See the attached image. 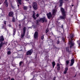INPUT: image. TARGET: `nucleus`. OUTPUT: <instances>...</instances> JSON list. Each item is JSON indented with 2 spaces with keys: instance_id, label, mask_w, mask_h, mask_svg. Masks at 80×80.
<instances>
[{
  "instance_id": "nucleus-32",
  "label": "nucleus",
  "mask_w": 80,
  "mask_h": 80,
  "mask_svg": "<svg viewBox=\"0 0 80 80\" xmlns=\"http://www.w3.org/2000/svg\"><path fill=\"white\" fill-rule=\"evenodd\" d=\"M49 31H48V29H47L46 30V31H45V32L46 33H48V32Z\"/></svg>"
},
{
  "instance_id": "nucleus-6",
  "label": "nucleus",
  "mask_w": 80,
  "mask_h": 80,
  "mask_svg": "<svg viewBox=\"0 0 80 80\" xmlns=\"http://www.w3.org/2000/svg\"><path fill=\"white\" fill-rule=\"evenodd\" d=\"M32 7L34 9V10H37V3L35 2H32Z\"/></svg>"
},
{
  "instance_id": "nucleus-9",
  "label": "nucleus",
  "mask_w": 80,
  "mask_h": 80,
  "mask_svg": "<svg viewBox=\"0 0 80 80\" xmlns=\"http://www.w3.org/2000/svg\"><path fill=\"white\" fill-rule=\"evenodd\" d=\"M38 37V32H35L34 34V38H37Z\"/></svg>"
},
{
  "instance_id": "nucleus-10",
  "label": "nucleus",
  "mask_w": 80,
  "mask_h": 80,
  "mask_svg": "<svg viewBox=\"0 0 80 80\" xmlns=\"http://www.w3.org/2000/svg\"><path fill=\"white\" fill-rule=\"evenodd\" d=\"M7 0H5L4 1V4L5 5L6 7H8V2Z\"/></svg>"
},
{
  "instance_id": "nucleus-42",
  "label": "nucleus",
  "mask_w": 80,
  "mask_h": 80,
  "mask_svg": "<svg viewBox=\"0 0 80 80\" xmlns=\"http://www.w3.org/2000/svg\"><path fill=\"white\" fill-rule=\"evenodd\" d=\"M72 7H73V5H72Z\"/></svg>"
},
{
  "instance_id": "nucleus-38",
  "label": "nucleus",
  "mask_w": 80,
  "mask_h": 80,
  "mask_svg": "<svg viewBox=\"0 0 80 80\" xmlns=\"http://www.w3.org/2000/svg\"><path fill=\"white\" fill-rule=\"evenodd\" d=\"M2 2H3V1H2V2H0V5H1V4H2Z\"/></svg>"
},
{
  "instance_id": "nucleus-36",
  "label": "nucleus",
  "mask_w": 80,
  "mask_h": 80,
  "mask_svg": "<svg viewBox=\"0 0 80 80\" xmlns=\"http://www.w3.org/2000/svg\"><path fill=\"white\" fill-rule=\"evenodd\" d=\"M11 80H15V79L13 78H12Z\"/></svg>"
},
{
  "instance_id": "nucleus-37",
  "label": "nucleus",
  "mask_w": 80,
  "mask_h": 80,
  "mask_svg": "<svg viewBox=\"0 0 80 80\" xmlns=\"http://www.w3.org/2000/svg\"><path fill=\"white\" fill-rule=\"evenodd\" d=\"M8 26H9V27H11V25L9 24Z\"/></svg>"
},
{
  "instance_id": "nucleus-11",
  "label": "nucleus",
  "mask_w": 80,
  "mask_h": 80,
  "mask_svg": "<svg viewBox=\"0 0 80 80\" xmlns=\"http://www.w3.org/2000/svg\"><path fill=\"white\" fill-rule=\"evenodd\" d=\"M74 63V60L73 59H72L71 60V64L70 65V67L72 66V65H73Z\"/></svg>"
},
{
  "instance_id": "nucleus-44",
  "label": "nucleus",
  "mask_w": 80,
  "mask_h": 80,
  "mask_svg": "<svg viewBox=\"0 0 80 80\" xmlns=\"http://www.w3.org/2000/svg\"><path fill=\"white\" fill-rule=\"evenodd\" d=\"M30 8H32V6L30 7Z\"/></svg>"
},
{
  "instance_id": "nucleus-25",
  "label": "nucleus",
  "mask_w": 80,
  "mask_h": 80,
  "mask_svg": "<svg viewBox=\"0 0 80 80\" xmlns=\"http://www.w3.org/2000/svg\"><path fill=\"white\" fill-rule=\"evenodd\" d=\"M32 17L33 18H34V20H35V19H36V18L35 17V13H34L33 14V15H32Z\"/></svg>"
},
{
  "instance_id": "nucleus-28",
  "label": "nucleus",
  "mask_w": 80,
  "mask_h": 80,
  "mask_svg": "<svg viewBox=\"0 0 80 80\" xmlns=\"http://www.w3.org/2000/svg\"><path fill=\"white\" fill-rule=\"evenodd\" d=\"M8 55H10V54H11V52L9 51H8L7 53Z\"/></svg>"
},
{
  "instance_id": "nucleus-31",
  "label": "nucleus",
  "mask_w": 80,
  "mask_h": 80,
  "mask_svg": "<svg viewBox=\"0 0 80 80\" xmlns=\"http://www.w3.org/2000/svg\"><path fill=\"white\" fill-rule=\"evenodd\" d=\"M44 38V36H43V35H42L41 36V40H43Z\"/></svg>"
},
{
  "instance_id": "nucleus-13",
  "label": "nucleus",
  "mask_w": 80,
  "mask_h": 80,
  "mask_svg": "<svg viewBox=\"0 0 80 80\" xmlns=\"http://www.w3.org/2000/svg\"><path fill=\"white\" fill-rule=\"evenodd\" d=\"M13 12H10L8 13V15L10 17H13Z\"/></svg>"
},
{
  "instance_id": "nucleus-35",
  "label": "nucleus",
  "mask_w": 80,
  "mask_h": 80,
  "mask_svg": "<svg viewBox=\"0 0 80 80\" xmlns=\"http://www.w3.org/2000/svg\"><path fill=\"white\" fill-rule=\"evenodd\" d=\"M5 80H8V78H5Z\"/></svg>"
},
{
  "instance_id": "nucleus-3",
  "label": "nucleus",
  "mask_w": 80,
  "mask_h": 80,
  "mask_svg": "<svg viewBox=\"0 0 80 80\" xmlns=\"http://www.w3.org/2000/svg\"><path fill=\"white\" fill-rule=\"evenodd\" d=\"M23 32L21 34V38L23 39L24 38V36H25V31L26 30V28L25 27H24L23 28Z\"/></svg>"
},
{
  "instance_id": "nucleus-30",
  "label": "nucleus",
  "mask_w": 80,
  "mask_h": 80,
  "mask_svg": "<svg viewBox=\"0 0 80 80\" xmlns=\"http://www.w3.org/2000/svg\"><path fill=\"white\" fill-rule=\"evenodd\" d=\"M59 43H60V41L59 40V39H58V40L57 43L58 45V44H59Z\"/></svg>"
},
{
  "instance_id": "nucleus-14",
  "label": "nucleus",
  "mask_w": 80,
  "mask_h": 80,
  "mask_svg": "<svg viewBox=\"0 0 80 80\" xmlns=\"http://www.w3.org/2000/svg\"><path fill=\"white\" fill-rule=\"evenodd\" d=\"M4 40V38H3V36H2L0 37V42H2V41H3Z\"/></svg>"
},
{
  "instance_id": "nucleus-7",
  "label": "nucleus",
  "mask_w": 80,
  "mask_h": 80,
  "mask_svg": "<svg viewBox=\"0 0 80 80\" xmlns=\"http://www.w3.org/2000/svg\"><path fill=\"white\" fill-rule=\"evenodd\" d=\"M33 52V50L31 49L28 51L26 52L27 55H31L32 54V52Z\"/></svg>"
},
{
  "instance_id": "nucleus-18",
  "label": "nucleus",
  "mask_w": 80,
  "mask_h": 80,
  "mask_svg": "<svg viewBox=\"0 0 80 80\" xmlns=\"http://www.w3.org/2000/svg\"><path fill=\"white\" fill-rule=\"evenodd\" d=\"M16 33V29H13V36L15 35Z\"/></svg>"
},
{
  "instance_id": "nucleus-45",
  "label": "nucleus",
  "mask_w": 80,
  "mask_h": 80,
  "mask_svg": "<svg viewBox=\"0 0 80 80\" xmlns=\"http://www.w3.org/2000/svg\"><path fill=\"white\" fill-rule=\"evenodd\" d=\"M0 32H1V31H0Z\"/></svg>"
},
{
  "instance_id": "nucleus-29",
  "label": "nucleus",
  "mask_w": 80,
  "mask_h": 80,
  "mask_svg": "<svg viewBox=\"0 0 80 80\" xmlns=\"http://www.w3.org/2000/svg\"><path fill=\"white\" fill-rule=\"evenodd\" d=\"M23 63V62L21 61L19 62V66H21L22 65V64Z\"/></svg>"
},
{
  "instance_id": "nucleus-1",
  "label": "nucleus",
  "mask_w": 80,
  "mask_h": 80,
  "mask_svg": "<svg viewBox=\"0 0 80 80\" xmlns=\"http://www.w3.org/2000/svg\"><path fill=\"white\" fill-rule=\"evenodd\" d=\"M70 39L69 40L70 41H69V44L70 45V48H72V46H73L75 45V43L73 42H72L73 40V34H71L70 36Z\"/></svg>"
},
{
  "instance_id": "nucleus-17",
  "label": "nucleus",
  "mask_w": 80,
  "mask_h": 80,
  "mask_svg": "<svg viewBox=\"0 0 80 80\" xmlns=\"http://www.w3.org/2000/svg\"><path fill=\"white\" fill-rule=\"evenodd\" d=\"M56 13V9L52 10V14L53 15H55Z\"/></svg>"
},
{
  "instance_id": "nucleus-40",
  "label": "nucleus",
  "mask_w": 80,
  "mask_h": 80,
  "mask_svg": "<svg viewBox=\"0 0 80 80\" xmlns=\"http://www.w3.org/2000/svg\"><path fill=\"white\" fill-rule=\"evenodd\" d=\"M65 0V1H66V2H68V0Z\"/></svg>"
},
{
  "instance_id": "nucleus-21",
  "label": "nucleus",
  "mask_w": 80,
  "mask_h": 80,
  "mask_svg": "<svg viewBox=\"0 0 80 80\" xmlns=\"http://www.w3.org/2000/svg\"><path fill=\"white\" fill-rule=\"evenodd\" d=\"M77 42L79 45L78 48H80V40L77 41Z\"/></svg>"
},
{
  "instance_id": "nucleus-33",
  "label": "nucleus",
  "mask_w": 80,
  "mask_h": 80,
  "mask_svg": "<svg viewBox=\"0 0 80 80\" xmlns=\"http://www.w3.org/2000/svg\"><path fill=\"white\" fill-rule=\"evenodd\" d=\"M6 21H4V22L3 23H4V24H5V25H6Z\"/></svg>"
},
{
  "instance_id": "nucleus-15",
  "label": "nucleus",
  "mask_w": 80,
  "mask_h": 80,
  "mask_svg": "<svg viewBox=\"0 0 80 80\" xmlns=\"http://www.w3.org/2000/svg\"><path fill=\"white\" fill-rule=\"evenodd\" d=\"M59 6L60 7H62V4L63 3V0H59Z\"/></svg>"
},
{
  "instance_id": "nucleus-12",
  "label": "nucleus",
  "mask_w": 80,
  "mask_h": 80,
  "mask_svg": "<svg viewBox=\"0 0 80 80\" xmlns=\"http://www.w3.org/2000/svg\"><path fill=\"white\" fill-rule=\"evenodd\" d=\"M68 70V67H66L64 70L63 73H64V74H66Z\"/></svg>"
},
{
  "instance_id": "nucleus-4",
  "label": "nucleus",
  "mask_w": 80,
  "mask_h": 80,
  "mask_svg": "<svg viewBox=\"0 0 80 80\" xmlns=\"http://www.w3.org/2000/svg\"><path fill=\"white\" fill-rule=\"evenodd\" d=\"M39 22H41L42 23H43V22H47V19L45 17L43 18H40L39 20Z\"/></svg>"
},
{
  "instance_id": "nucleus-2",
  "label": "nucleus",
  "mask_w": 80,
  "mask_h": 80,
  "mask_svg": "<svg viewBox=\"0 0 80 80\" xmlns=\"http://www.w3.org/2000/svg\"><path fill=\"white\" fill-rule=\"evenodd\" d=\"M61 11L62 12V16H61L60 18L62 19H65V17H66V14H65V10L63 8H61Z\"/></svg>"
},
{
  "instance_id": "nucleus-5",
  "label": "nucleus",
  "mask_w": 80,
  "mask_h": 80,
  "mask_svg": "<svg viewBox=\"0 0 80 80\" xmlns=\"http://www.w3.org/2000/svg\"><path fill=\"white\" fill-rule=\"evenodd\" d=\"M32 7L34 9V10H37V3L35 2H32Z\"/></svg>"
},
{
  "instance_id": "nucleus-43",
  "label": "nucleus",
  "mask_w": 80,
  "mask_h": 80,
  "mask_svg": "<svg viewBox=\"0 0 80 80\" xmlns=\"http://www.w3.org/2000/svg\"><path fill=\"white\" fill-rule=\"evenodd\" d=\"M18 7H19V5H18Z\"/></svg>"
},
{
  "instance_id": "nucleus-22",
  "label": "nucleus",
  "mask_w": 80,
  "mask_h": 80,
  "mask_svg": "<svg viewBox=\"0 0 80 80\" xmlns=\"http://www.w3.org/2000/svg\"><path fill=\"white\" fill-rule=\"evenodd\" d=\"M20 5L22 4V0H17Z\"/></svg>"
},
{
  "instance_id": "nucleus-26",
  "label": "nucleus",
  "mask_w": 80,
  "mask_h": 80,
  "mask_svg": "<svg viewBox=\"0 0 80 80\" xmlns=\"http://www.w3.org/2000/svg\"><path fill=\"white\" fill-rule=\"evenodd\" d=\"M12 22H15V18H14V17H12Z\"/></svg>"
},
{
  "instance_id": "nucleus-8",
  "label": "nucleus",
  "mask_w": 80,
  "mask_h": 80,
  "mask_svg": "<svg viewBox=\"0 0 80 80\" xmlns=\"http://www.w3.org/2000/svg\"><path fill=\"white\" fill-rule=\"evenodd\" d=\"M47 16L48 18L50 19L52 17V14H51V12H49L47 14Z\"/></svg>"
},
{
  "instance_id": "nucleus-19",
  "label": "nucleus",
  "mask_w": 80,
  "mask_h": 80,
  "mask_svg": "<svg viewBox=\"0 0 80 80\" xmlns=\"http://www.w3.org/2000/svg\"><path fill=\"white\" fill-rule=\"evenodd\" d=\"M69 63V61L67 60L66 61V66H68V65Z\"/></svg>"
},
{
  "instance_id": "nucleus-39",
  "label": "nucleus",
  "mask_w": 80,
  "mask_h": 80,
  "mask_svg": "<svg viewBox=\"0 0 80 80\" xmlns=\"http://www.w3.org/2000/svg\"><path fill=\"white\" fill-rule=\"evenodd\" d=\"M26 1H27V2H28L29 1V0H25Z\"/></svg>"
},
{
  "instance_id": "nucleus-27",
  "label": "nucleus",
  "mask_w": 80,
  "mask_h": 80,
  "mask_svg": "<svg viewBox=\"0 0 80 80\" xmlns=\"http://www.w3.org/2000/svg\"><path fill=\"white\" fill-rule=\"evenodd\" d=\"M3 45V42H1L0 43V48H1L2 47V46Z\"/></svg>"
},
{
  "instance_id": "nucleus-23",
  "label": "nucleus",
  "mask_w": 80,
  "mask_h": 80,
  "mask_svg": "<svg viewBox=\"0 0 80 80\" xmlns=\"http://www.w3.org/2000/svg\"><path fill=\"white\" fill-rule=\"evenodd\" d=\"M23 8L24 10H27V9H28V8L27 6H24Z\"/></svg>"
},
{
  "instance_id": "nucleus-24",
  "label": "nucleus",
  "mask_w": 80,
  "mask_h": 80,
  "mask_svg": "<svg viewBox=\"0 0 80 80\" xmlns=\"http://www.w3.org/2000/svg\"><path fill=\"white\" fill-rule=\"evenodd\" d=\"M2 29H4L5 30H7V28H6V27H5V25H3L2 27Z\"/></svg>"
},
{
  "instance_id": "nucleus-16",
  "label": "nucleus",
  "mask_w": 80,
  "mask_h": 80,
  "mask_svg": "<svg viewBox=\"0 0 80 80\" xmlns=\"http://www.w3.org/2000/svg\"><path fill=\"white\" fill-rule=\"evenodd\" d=\"M57 67H58L57 68V70L59 71L60 70V64L59 63H58L57 64Z\"/></svg>"
},
{
  "instance_id": "nucleus-20",
  "label": "nucleus",
  "mask_w": 80,
  "mask_h": 80,
  "mask_svg": "<svg viewBox=\"0 0 80 80\" xmlns=\"http://www.w3.org/2000/svg\"><path fill=\"white\" fill-rule=\"evenodd\" d=\"M52 67L53 68H54V67L55 65V61L52 62Z\"/></svg>"
},
{
  "instance_id": "nucleus-34",
  "label": "nucleus",
  "mask_w": 80,
  "mask_h": 80,
  "mask_svg": "<svg viewBox=\"0 0 80 80\" xmlns=\"http://www.w3.org/2000/svg\"><path fill=\"white\" fill-rule=\"evenodd\" d=\"M36 16L37 17H38V16H39V15L38 14H37L36 15Z\"/></svg>"
},
{
  "instance_id": "nucleus-41",
  "label": "nucleus",
  "mask_w": 80,
  "mask_h": 80,
  "mask_svg": "<svg viewBox=\"0 0 80 80\" xmlns=\"http://www.w3.org/2000/svg\"><path fill=\"white\" fill-rule=\"evenodd\" d=\"M62 28H63V25H62V27H61Z\"/></svg>"
}]
</instances>
